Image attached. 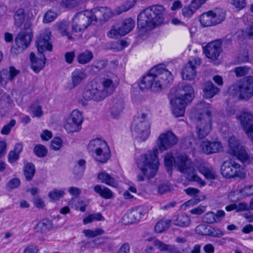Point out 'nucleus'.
<instances>
[{"instance_id":"1","label":"nucleus","mask_w":253,"mask_h":253,"mask_svg":"<svg viewBox=\"0 0 253 253\" xmlns=\"http://www.w3.org/2000/svg\"><path fill=\"white\" fill-rule=\"evenodd\" d=\"M119 84L118 80H91L83 93L85 100L100 102L113 94Z\"/></svg>"},{"instance_id":"2","label":"nucleus","mask_w":253,"mask_h":253,"mask_svg":"<svg viewBox=\"0 0 253 253\" xmlns=\"http://www.w3.org/2000/svg\"><path fill=\"white\" fill-rule=\"evenodd\" d=\"M195 97L194 90L192 86L185 83H180L176 87L174 98L170 100L172 114L176 117L184 115L185 108Z\"/></svg>"},{"instance_id":"3","label":"nucleus","mask_w":253,"mask_h":253,"mask_svg":"<svg viewBox=\"0 0 253 253\" xmlns=\"http://www.w3.org/2000/svg\"><path fill=\"white\" fill-rule=\"evenodd\" d=\"M164 8L155 5L146 8L138 16L137 26L141 32L150 30L162 23Z\"/></svg>"},{"instance_id":"4","label":"nucleus","mask_w":253,"mask_h":253,"mask_svg":"<svg viewBox=\"0 0 253 253\" xmlns=\"http://www.w3.org/2000/svg\"><path fill=\"white\" fill-rule=\"evenodd\" d=\"M158 153V149L155 148L153 151H148L137 160L138 167L143 173V175L137 176L138 181H143L145 177L151 178L156 175L159 165Z\"/></svg>"},{"instance_id":"5","label":"nucleus","mask_w":253,"mask_h":253,"mask_svg":"<svg viewBox=\"0 0 253 253\" xmlns=\"http://www.w3.org/2000/svg\"><path fill=\"white\" fill-rule=\"evenodd\" d=\"M36 15V11L34 13L31 12V14H27V20L24 24L23 29L21 31L15 39V43L18 47V51L17 52L15 47L11 48V52L14 54H17L26 48L30 44L33 38V32L32 24L30 21L33 20Z\"/></svg>"},{"instance_id":"6","label":"nucleus","mask_w":253,"mask_h":253,"mask_svg":"<svg viewBox=\"0 0 253 253\" xmlns=\"http://www.w3.org/2000/svg\"><path fill=\"white\" fill-rule=\"evenodd\" d=\"M175 166L180 172L186 174L189 180L196 181L199 183H204L205 184V183L197 175L193 162L187 155H178L175 158Z\"/></svg>"},{"instance_id":"7","label":"nucleus","mask_w":253,"mask_h":253,"mask_svg":"<svg viewBox=\"0 0 253 253\" xmlns=\"http://www.w3.org/2000/svg\"><path fill=\"white\" fill-rule=\"evenodd\" d=\"M145 114L135 118L131 126L132 135L139 142L145 141L150 134L151 125Z\"/></svg>"},{"instance_id":"8","label":"nucleus","mask_w":253,"mask_h":253,"mask_svg":"<svg viewBox=\"0 0 253 253\" xmlns=\"http://www.w3.org/2000/svg\"><path fill=\"white\" fill-rule=\"evenodd\" d=\"M228 92L238 100L247 101L253 97V80H241L230 86Z\"/></svg>"},{"instance_id":"9","label":"nucleus","mask_w":253,"mask_h":253,"mask_svg":"<svg viewBox=\"0 0 253 253\" xmlns=\"http://www.w3.org/2000/svg\"><path fill=\"white\" fill-rule=\"evenodd\" d=\"M88 148L94 152L93 157L96 161L105 163L110 158V151L107 143L100 139H95L90 141Z\"/></svg>"},{"instance_id":"10","label":"nucleus","mask_w":253,"mask_h":253,"mask_svg":"<svg viewBox=\"0 0 253 253\" xmlns=\"http://www.w3.org/2000/svg\"><path fill=\"white\" fill-rule=\"evenodd\" d=\"M173 80H140L133 85L136 89L137 87L142 91L150 89L154 92H158L165 89L172 83Z\"/></svg>"},{"instance_id":"11","label":"nucleus","mask_w":253,"mask_h":253,"mask_svg":"<svg viewBox=\"0 0 253 253\" xmlns=\"http://www.w3.org/2000/svg\"><path fill=\"white\" fill-rule=\"evenodd\" d=\"M91 18V12L89 10H85L76 14L72 20V30L75 32L84 31L92 23Z\"/></svg>"},{"instance_id":"12","label":"nucleus","mask_w":253,"mask_h":253,"mask_svg":"<svg viewBox=\"0 0 253 253\" xmlns=\"http://www.w3.org/2000/svg\"><path fill=\"white\" fill-rule=\"evenodd\" d=\"M224 18L225 14L222 10L209 11L201 15L200 22L203 27H209L220 23Z\"/></svg>"},{"instance_id":"13","label":"nucleus","mask_w":253,"mask_h":253,"mask_svg":"<svg viewBox=\"0 0 253 253\" xmlns=\"http://www.w3.org/2000/svg\"><path fill=\"white\" fill-rule=\"evenodd\" d=\"M177 137L171 131L161 133L158 138L157 145L161 152L166 151L178 142Z\"/></svg>"},{"instance_id":"14","label":"nucleus","mask_w":253,"mask_h":253,"mask_svg":"<svg viewBox=\"0 0 253 253\" xmlns=\"http://www.w3.org/2000/svg\"><path fill=\"white\" fill-rule=\"evenodd\" d=\"M221 174L227 178L241 177V166L232 159L224 161L221 167Z\"/></svg>"},{"instance_id":"15","label":"nucleus","mask_w":253,"mask_h":253,"mask_svg":"<svg viewBox=\"0 0 253 253\" xmlns=\"http://www.w3.org/2000/svg\"><path fill=\"white\" fill-rule=\"evenodd\" d=\"M228 144L229 154L243 162L248 160L249 155L235 136L230 137L228 140Z\"/></svg>"},{"instance_id":"16","label":"nucleus","mask_w":253,"mask_h":253,"mask_svg":"<svg viewBox=\"0 0 253 253\" xmlns=\"http://www.w3.org/2000/svg\"><path fill=\"white\" fill-rule=\"evenodd\" d=\"M84 118L82 113L77 110H73L65 125V128L69 132L79 131L81 129V125Z\"/></svg>"},{"instance_id":"17","label":"nucleus","mask_w":253,"mask_h":253,"mask_svg":"<svg viewBox=\"0 0 253 253\" xmlns=\"http://www.w3.org/2000/svg\"><path fill=\"white\" fill-rule=\"evenodd\" d=\"M236 119L240 121L242 127L253 142V124H251L253 120L252 114L249 112L243 111L236 116Z\"/></svg>"},{"instance_id":"18","label":"nucleus","mask_w":253,"mask_h":253,"mask_svg":"<svg viewBox=\"0 0 253 253\" xmlns=\"http://www.w3.org/2000/svg\"><path fill=\"white\" fill-rule=\"evenodd\" d=\"M50 35L51 32L48 29L40 33L36 41L39 53L42 54L46 51L52 50V44L49 42Z\"/></svg>"},{"instance_id":"19","label":"nucleus","mask_w":253,"mask_h":253,"mask_svg":"<svg viewBox=\"0 0 253 253\" xmlns=\"http://www.w3.org/2000/svg\"><path fill=\"white\" fill-rule=\"evenodd\" d=\"M221 43L218 41L209 43L205 48L204 52L206 57L211 61L216 60L222 52Z\"/></svg>"},{"instance_id":"20","label":"nucleus","mask_w":253,"mask_h":253,"mask_svg":"<svg viewBox=\"0 0 253 253\" xmlns=\"http://www.w3.org/2000/svg\"><path fill=\"white\" fill-rule=\"evenodd\" d=\"M197 112V119L198 118H202V120H210L212 121L211 113L214 111V108L211 104L204 101H200L196 106Z\"/></svg>"},{"instance_id":"21","label":"nucleus","mask_w":253,"mask_h":253,"mask_svg":"<svg viewBox=\"0 0 253 253\" xmlns=\"http://www.w3.org/2000/svg\"><path fill=\"white\" fill-rule=\"evenodd\" d=\"M174 77L169 71L160 66H157L150 69L144 76L143 79H155L160 78L162 79H172Z\"/></svg>"},{"instance_id":"22","label":"nucleus","mask_w":253,"mask_h":253,"mask_svg":"<svg viewBox=\"0 0 253 253\" xmlns=\"http://www.w3.org/2000/svg\"><path fill=\"white\" fill-rule=\"evenodd\" d=\"M202 119V118H198L196 125V133L199 139H203L206 137L211 129L212 121Z\"/></svg>"},{"instance_id":"23","label":"nucleus","mask_w":253,"mask_h":253,"mask_svg":"<svg viewBox=\"0 0 253 253\" xmlns=\"http://www.w3.org/2000/svg\"><path fill=\"white\" fill-rule=\"evenodd\" d=\"M91 12V21L108 20L113 15L111 10L105 7L95 8L89 11Z\"/></svg>"},{"instance_id":"24","label":"nucleus","mask_w":253,"mask_h":253,"mask_svg":"<svg viewBox=\"0 0 253 253\" xmlns=\"http://www.w3.org/2000/svg\"><path fill=\"white\" fill-rule=\"evenodd\" d=\"M201 64L200 59L198 58L190 60L182 71L183 79H191L196 75L195 69Z\"/></svg>"},{"instance_id":"25","label":"nucleus","mask_w":253,"mask_h":253,"mask_svg":"<svg viewBox=\"0 0 253 253\" xmlns=\"http://www.w3.org/2000/svg\"><path fill=\"white\" fill-rule=\"evenodd\" d=\"M201 146L203 152L208 155L218 153L223 150L222 145L219 141H203Z\"/></svg>"},{"instance_id":"26","label":"nucleus","mask_w":253,"mask_h":253,"mask_svg":"<svg viewBox=\"0 0 253 253\" xmlns=\"http://www.w3.org/2000/svg\"><path fill=\"white\" fill-rule=\"evenodd\" d=\"M30 58L32 69L36 73L39 72L45 65V57L44 55L40 53L36 55L32 52L30 54Z\"/></svg>"},{"instance_id":"27","label":"nucleus","mask_w":253,"mask_h":253,"mask_svg":"<svg viewBox=\"0 0 253 253\" xmlns=\"http://www.w3.org/2000/svg\"><path fill=\"white\" fill-rule=\"evenodd\" d=\"M206 0H193L189 5L185 6L182 8V14L183 17L187 18L191 17Z\"/></svg>"},{"instance_id":"28","label":"nucleus","mask_w":253,"mask_h":253,"mask_svg":"<svg viewBox=\"0 0 253 253\" xmlns=\"http://www.w3.org/2000/svg\"><path fill=\"white\" fill-rule=\"evenodd\" d=\"M203 97L206 99L212 98L220 91V89L215 86L211 81L205 82L202 86Z\"/></svg>"},{"instance_id":"29","label":"nucleus","mask_w":253,"mask_h":253,"mask_svg":"<svg viewBox=\"0 0 253 253\" xmlns=\"http://www.w3.org/2000/svg\"><path fill=\"white\" fill-rule=\"evenodd\" d=\"M125 101L122 97L113 99L110 107V112L114 117H117L124 110Z\"/></svg>"},{"instance_id":"30","label":"nucleus","mask_w":253,"mask_h":253,"mask_svg":"<svg viewBox=\"0 0 253 253\" xmlns=\"http://www.w3.org/2000/svg\"><path fill=\"white\" fill-rule=\"evenodd\" d=\"M225 216V212L222 210H218L216 213L209 211L203 217V221L207 223L212 224L220 222Z\"/></svg>"},{"instance_id":"31","label":"nucleus","mask_w":253,"mask_h":253,"mask_svg":"<svg viewBox=\"0 0 253 253\" xmlns=\"http://www.w3.org/2000/svg\"><path fill=\"white\" fill-rule=\"evenodd\" d=\"M154 245L161 252H165L167 253H182L174 246L166 244L158 240L154 241Z\"/></svg>"},{"instance_id":"32","label":"nucleus","mask_w":253,"mask_h":253,"mask_svg":"<svg viewBox=\"0 0 253 253\" xmlns=\"http://www.w3.org/2000/svg\"><path fill=\"white\" fill-rule=\"evenodd\" d=\"M172 221L174 225L181 227H187L191 222L189 217L184 213L177 215L172 219Z\"/></svg>"},{"instance_id":"33","label":"nucleus","mask_w":253,"mask_h":253,"mask_svg":"<svg viewBox=\"0 0 253 253\" xmlns=\"http://www.w3.org/2000/svg\"><path fill=\"white\" fill-rule=\"evenodd\" d=\"M36 172L35 165L32 163H25L23 168V173L27 181L32 180Z\"/></svg>"},{"instance_id":"34","label":"nucleus","mask_w":253,"mask_h":253,"mask_svg":"<svg viewBox=\"0 0 253 253\" xmlns=\"http://www.w3.org/2000/svg\"><path fill=\"white\" fill-rule=\"evenodd\" d=\"M98 178L102 183H105L109 186L114 187L118 186V183L114 178L105 172L99 173L98 175Z\"/></svg>"},{"instance_id":"35","label":"nucleus","mask_w":253,"mask_h":253,"mask_svg":"<svg viewBox=\"0 0 253 253\" xmlns=\"http://www.w3.org/2000/svg\"><path fill=\"white\" fill-rule=\"evenodd\" d=\"M134 26L135 22L133 19L128 18L125 20L120 27L121 35L125 36L128 34L134 28Z\"/></svg>"},{"instance_id":"36","label":"nucleus","mask_w":253,"mask_h":253,"mask_svg":"<svg viewBox=\"0 0 253 253\" xmlns=\"http://www.w3.org/2000/svg\"><path fill=\"white\" fill-rule=\"evenodd\" d=\"M23 150V145L21 143H17L13 150L9 152L8 158L10 163H13L16 161L19 157V154Z\"/></svg>"},{"instance_id":"37","label":"nucleus","mask_w":253,"mask_h":253,"mask_svg":"<svg viewBox=\"0 0 253 253\" xmlns=\"http://www.w3.org/2000/svg\"><path fill=\"white\" fill-rule=\"evenodd\" d=\"M52 224L51 221L47 219H43L40 221L36 226V232L42 233L50 230Z\"/></svg>"},{"instance_id":"38","label":"nucleus","mask_w":253,"mask_h":253,"mask_svg":"<svg viewBox=\"0 0 253 253\" xmlns=\"http://www.w3.org/2000/svg\"><path fill=\"white\" fill-rule=\"evenodd\" d=\"M233 72L237 78L247 77L253 74V70L247 66H240L235 68Z\"/></svg>"},{"instance_id":"39","label":"nucleus","mask_w":253,"mask_h":253,"mask_svg":"<svg viewBox=\"0 0 253 253\" xmlns=\"http://www.w3.org/2000/svg\"><path fill=\"white\" fill-rule=\"evenodd\" d=\"M25 12L23 8L16 10L14 15V24L17 27H20L25 20Z\"/></svg>"},{"instance_id":"40","label":"nucleus","mask_w":253,"mask_h":253,"mask_svg":"<svg viewBox=\"0 0 253 253\" xmlns=\"http://www.w3.org/2000/svg\"><path fill=\"white\" fill-rule=\"evenodd\" d=\"M94 190L101 197L106 199H111L113 196V193L109 188L105 187L102 189L100 185H95L94 187Z\"/></svg>"},{"instance_id":"41","label":"nucleus","mask_w":253,"mask_h":253,"mask_svg":"<svg viewBox=\"0 0 253 253\" xmlns=\"http://www.w3.org/2000/svg\"><path fill=\"white\" fill-rule=\"evenodd\" d=\"M92 58L93 54L88 50L81 53L77 58L78 62L82 64H85L89 62Z\"/></svg>"},{"instance_id":"42","label":"nucleus","mask_w":253,"mask_h":253,"mask_svg":"<svg viewBox=\"0 0 253 253\" xmlns=\"http://www.w3.org/2000/svg\"><path fill=\"white\" fill-rule=\"evenodd\" d=\"M198 169L207 178L214 179L215 178V173L213 172L212 169L210 167H206L203 165H200Z\"/></svg>"},{"instance_id":"43","label":"nucleus","mask_w":253,"mask_h":253,"mask_svg":"<svg viewBox=\"0 0 253 253\" xmlns=\"http://www.w3.org/2000/svg\"><path fill=\"white\" fill-rule=\"evenodd\" d=\"M171 222V220L170 219L159 221L155 226V231L157 233H162L169 228Z\"/></svg>"},{"instance_id":"44","label":"nucleus","mask_w":253,"mask_h":253,"mask_svg":"<svg viewBox=\"0 0 253 253\" xmlns=\"http://www.w3.org/2000/svg\"><path fill=\"white\" fill-rule=\"evenodd\" d=\"M19 73V71L13 67H11L9 68V71H8L7 70H3L0 72V78L1 79H4L9 77L8 74H9L10 77L13 78Z\"/></svg>"},{"instance_id":"45","label":"nucleus","mask_w":253,"mask_h":253,"mask_svg":"<svg viewBox=\"0 0 253 253\" xmlns=\"http://www.w3.org/2000/svg\"><path fill=\"white\" fill-rule=\"evenodd\" d=\"M134 5L133 1H127L124 4L117 7L115 11V13L120 14L122 12H126L132 8Z\"/></svg>"},{"instance_id":"46","label":"nucleus","mask_w":253,"mask_h":253,"mask_svg":"<svg viewBox=\"0 0 253 253\" xmlns=\"http://www.w3.org/2000/svg\"><path fill=\"white\" fill-rule=\"evenodd\" d=\"M65 191L63 190L54 189L48 193V197L51 200L57 201L65 195Z\"/></svg>"},{"instance_id":"47","label":"nucleus","mask_w":253,"mask_h":253,"mask_svg":"<svg viewBox=\"0 0 253 253\" xmlns=\"http://www.w3.org/2000/svg\"><path fill=\"white\" fill-rule=\"evenodd\" d=\"M206 235L213 237L220 238L224 235L223 232L216 227H210L205 233Z\"/></svg>"},{"instance_id":"48","label":"nucleus","mask_w":253,"mask_h":253,"mask_svg":"<svg viewBox=\"0 0 253 253\" xmlns=\"http://www.w3.org/2000/svg\"><path fill=\"white\" fill-rule=\"evenodd\" d=\"M34 154L39 157H44L47 153V149L42 145H37L34 149Z\"/></svg>"},{"instance_id":"49","label":"nucleus","mask_w":253,"mask_h":253,"mask_svg":"<svg viewBox=\"0 0 253 253\" xmlns=\"http://www.w3.org/2000/svg\"><path fill=\"white\" fill-rule=\"evenodd\" d=\"M78 166H75L74 168V172L75 174H82L85 168V161L84 159H81L77 162Z\"/></svg>"},{"instance_id":"50","label":"nucleus","mask_w":253,"mask_h":253,"mask_svg":"<svg viewBox=\"0 0 253 253\" xmlns=\"http://www.w3.org/2000/svg\"><path fill=\"white\" fill-rule=\"evenodd\" d=\"M130 213L135 222L139 221L144 215L143 210L140 208L132 210L130 211Z\"/></svg>"},{"instance_id":"51","label":"nucleus","mask_w":253,"mask_h":253,"mask_svg":"<svg viewBox=\"0 0 253 253\" xmlns=\"http://www.w3.org/2000/svg\"><path fill=\"white\" fill-rule=\"evenodd\" d=\"M175 158H174L172 154L169 153L167 154L164 159L165 164L167 167L170 169L173 164L175 165Z\"/></svg>"},{"instance_id":"52","label":"nucleus","mask_w":253,"mask_h":253,"mask_svg":"<svg viewBox=\"0 0 253 253\" xmlns=\"http://www.w3.org/2000/svg\"><path fill=\"white\" fill-rule=\"evenodd\" d=\"M16 124V121L14 119L11 120L10 122L5 125L1 130V133L4 135H7L9 133L11 128Z\"/></svg>"},{"instance_id":"53","label":"nucleus","mask_w":253,"mask_h":253,"mask_svg":"<svg viewBox=\"0 0 253 253\" xmlns=\"http://www.w3.org/2000/svg\"><path fill=\"white\" fill-rule=\"evenodd\" d=\"M86 77V74L83 69H77L72 73L73 79H83Z\"/></svg>"},{"instance_id":"54","label":"nucleus","mask_w":253,"mask_h":253,"mask_svg":"<svg viewBox=\"0 0 253 253\" xmlns=\"http://www.w3.org/2000/svg\"><path fill=\"white\" fill-rule=\"evenodd\" d=\"M228 2L239 9H243L246 5V0H228Z\"/></svg>"},{"instance_id":"55","label":"nucleus","mask_w":253,"mask_h":253,"mask_svg":"<svg viewBox=\"0 0 253 253\" xmlns=\"http://www.w3.org/2000/svg\"><path fill=\"white\" fill-rule=\"evenodd\" d=\"M57 17V14L52 11H48L44 15L43 18L44 23H49L53 21Z\"/></svg>"},{"instance_id":"56","label":"nucleus","mask_w":253,"mask_h":253,"mask_svg":"<svg viewBox=\"0 0 253 253\" xmlns=\"http://www.w3.org/2000/svg\"><path fill=\"white\" fill-rule=\"evenodd\" d=\"M240 192L244 196H249L253 195V185L245 186L240 190Z\"/></svg>"},{"instance_id":"57","label":"nucleus","mask_w":253,"mask_h":253,"mask_svg":"<svg viewBox=\"0 0 253 253\" xmlns=\"http://www.w3.org/2000/svg\"><path fill=\"white\" fill-rule=\"evenodd\" d=\"M62 145V140L59 137L54 138L51 143V148L53 150H58Z\"/></svg>"},{"instance_id":"58","label":"nucleus","mask_w":253,"mask_h":253,"mask_svg":"<svg viewBox=\"0 0 253 253\" xmlns=\"http://www.w3.org/2000/svg\"><path fill=\"white\" fill-rule=\"evenodd\" d=\"M21 181L18 178H14L11 179L6 184L7 188L13 189L16 188L20 185Z\"/></svg>"},{"instance_id":"59","label":"nucleus","mask_w":253,"mask_h":253,"mask_svg":"<svg viewBox=\"0 0 253 253\" xmlns=\"http://www.w3.org/2000/svg\"><path fill=\"white\" fill-rule=\"evenodd\" d=\"M31 110L36 117H41L42 115V107L38 104H34L31 106Z\"/></svg>"},{"instance_id":"60","label":"nucleus","mask_w":253,"mask_h":253,"mask_svg":"<svg viewBox=\"0 0 253 253\" xmlns=\"http://www.w3.org/2000/svg\"><path fill=\"white\" fill-rule=\"evenodd\" d=\"M81 80H67L65 84L66 89H71L80 84Z\"/></svg>"},{"instance_id":"61","label":"nucleus","mask_w":253,"mask_h":253,"mask_svg":"<svg viewBox=\"0 0 253 253\" xmlns=\"http://www.w3.org/2000/svg\"><path fill=\"white\" fill-rule=\"evenodd\" d=\"M108 36L111 38L117 39L122 35H121V30L119 28L118 29L115 28L111 29L108 33Z\"/></svg>"},{"instance_id":"62","label":"nucleus","mask_w":253,"mask_h":253,"mask_svg":"<svg viewBox=\"0 0 253 253\" xmlns=\"http://www.w3.org/2000/svg\"><path fill=\"white\" fill-rule=\"evenodd\" d=\"M57 27L63 36H67L68 39H71V37L66 32L67 25L65 23L58 24Z\"/></svg>"},{"instance_id":"63","label":"nucleus","mask_w":253,"mask_h":253,"mask_svg":"<svg viewBox=\"0 0 253 253\" xmlns=\"http://www.w3.org/2000/svg\"><path fill=\"white\" fill-rule=\"evenodd\" d=\"M130 246L128 243H125L118 249L116 253H129Z\"/></svg>"},{"instance_id":"64","label":"nucleus","mask_w":253,"mask_h":253,"mask_svg":"<svg viewBox=\"0 0 253 253\" xmlns=\"http://www.w3.org/2000/svg\"><path fill=\"white\" fill-rule=\"evenodd\" d=\"M39 249L37 247L31 245L28 246L24 251L23 253H38Z\"/></svg>"}]
</instances>
